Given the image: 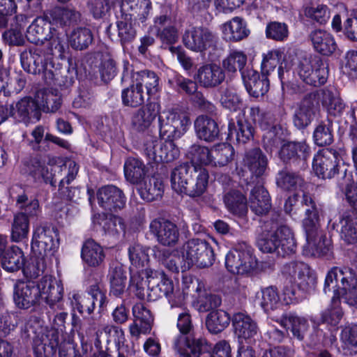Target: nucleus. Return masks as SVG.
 Wrapping results in <instances>:
<instances>
[{
  "instance_id": "nucleus-1",
  "label": "nucleus",
  "mask_w": 357,
  "mask_h": 357,
  "mask_svg": "<svg viewBox=\"0 0 357 357\" xmlns=\"http://www.w3.org/2000/svg\"><path fill=\"white\" fill-rule=\"evenodd\" d=\"M45 41H49L47 54L41 48H34L22 52L20 61L25 71L33 75L42 74L45 82H49L58 79V68L54 67V59H66L68 47L64 36L57 33L55 29Z\"/></svg>"
},
{
  "instance_id": "nucleus-2",
  "label": "nucleus",
  "mask_w": 357,
  "mask_h": 357,
  "mask_svg": "<svg viewBox=\"0 0 357 357\" xmlns=\"http://www.w3.org/2000/svg\"><path fill=\"white\" fill-rule=\"evenodd\" d=\"M63 287L61 280L45 275L35 284L33 281L20 282L14 287L13 299L22 309H29L43 299L54 310H62Z\"/></svg>"
},
{
  "instance_id": "nucleus-3",
  "label": "nucleus",
  "mask_w": 357,
  "mask_h": 357,
  "mask_svg": "<svg viewBox=\"0 0 357 357\" xmlns=\"http://www.w3.org/2000/svg\"><path fill=\"white\" fill-rule=\"evenodd\" d=\"M68 313H57L53 319L50 328L41 327L38 318L30 317L22 329L26 336H30V332L36 336L33 338V349L36 357H51L56 352L59 342L65 336V324Z\"/></svg>"
},
{
  "instance_id": "nucleus-4",
  "label": "nucleus",
  "mask_w": 357,
  "mask_h": 357,
  "mask_svg": "<svg viewBox=\"0 0 357 357\" xmlns=\"http://www.w3.org/2000/svg\"><path fill=\"white\" fill-rule=\"evenodd\" d=\"M282 135L280 127L272 126L271 129L264 135L263 142L266 150L272 153L280 147L278 153L282 161L305 168L310 154V146L304 141H284Z\"/></svg>"
},
{
  "instance_id": "nucleus-5",
  "label": "nucleus",
  "mask_w": 357,
  "mask_h": 357,
  "mask_svg": "<svg viewBox=\"0 0 357 357\" xmlns=\"http://www.w3.org/2000/svg\"><path fill=\"white\" fill-rule=\"evenodd\" d=\"M209 174L202 167L185 163L175 167L171 174V185L178 194L192 198L202 196L207 190Z\"/></svg>"
},
{
  "instance_id": "nucleus-6",
  "label": "nucleus",
  "mask_w": 357,
  "mask_h": 357,
  "mask_svg": "<svg viewBox=\"0 0 357 357\" xmlns=\"http://www.w3.org/2000/svg\"><path fill=\"white\" fill-rule=\"evenodd\" d=\"M324 291L333 293V303L340 298L351 306H357V274L349 267L335 266L327 273Z\"/></svg>"
},
{
  "instance_id": "nucleus-7",
  "label": "nucleus",
  "mask_w": 357,
  "mask_h": 357,
  "mask_svg": "<svg viewBox=\"0 0 357 357\" xmlns=\"http://www.w3.org/2000/svg\"><path fill=\"white\" fill-rule=\"evenodd\" d=\"M158 117L159 133L162 139H179L191 126L188 114L179 108L159 112Z\"/></svg>"
},
{
  "instance_id": "nucleus-8",
  "label": "nucleus",
  "mask_w": 357,
  "mask_h": 357,
  "mask_svg": "<svg viewBox=\"0 0 357 357\" xmlns=\"http://www.w3.org/2000/svg\"><path fill=\"white\" fill-rule=\"evenodd\" d=\"M225 266L233 274H248L257 266V259L252 248L245 242L238 243L227 254Z\"/></svg>"
},
{
  "instance_id": "nucleus-9",
  "label": "nucleus",
  "mask_w": 357,
  "mask_h": 357,
  "mask_svg": "<svg viewBox=\"0 0 357 357\" xmlns=\"http://www.w3.org/2000/svg\"><path fill=\"white\" fill-rule=\"evenodd\" d=\"M293 73L296 74L307 84L314 86L323 85L328 78L327 67L317 56L299 60Z\"/></svg>"
},
{
  "instance_id": "nucleus-10",
  "label": "nucleus",
  "mask_w": 357,
  "mask_h": 357,
  "mask_svg": "<svg viewBox=\"0 0 357 357\" xmlns=\"http://www.w3.org/2000/svg\"><path fill=\"white\" fill-rule=\"evenodd\" d=\"M181 248L188 259V267L195 265L200 268H206L212 266L215 261L213 250L204 239H190Z\"/></svg>"
},
{
  "instance_id": "nucleus-11",
  "label": "nucleus",
  "mask_w": 357,
  "mask_h": 357,
  "mask_svg": "<svg viewBox=\"0 0 357 357\" xmlns=\"http://www.w3.org/2000/svg\"><path fill=\"white\" fill-rule=\"evenodd\" d=\"M59 245V232L51 225L37 227L33 233L31 240L32 253L51 257Z\"/></svg>"
},
{
  "instance_id": "nucleus-12",
  "label": "nucleus",
  "mask_w": 357,
  "mask_h": 357,
  "mask_svg": "<svg viewBox=\"0 0 357 357\" xmlns=\"http://www.w3.org/2000/svg\"><path fill=\"white\" fill-rule=\"evenodd\" d=\"M284 275L293 278L298 288L306 293L313 291L317 284V275L307 264L301 261H291L282 269Z\"/></svg>"
},
{
  "instance_id": "nucleus-13",
  "label": "nucleus",
  "mask_w": 357,
  "mask_h": 357,
  "mask_svg": "<svg viewBox=\"0 0 357 357\" xmlns=\"http://www.w3.org/2000/svg\"><path fill=\"white\" fill-rule=\"evenodd\" d=\"M69 300L74 310H77L81 314H91L95 308L96 303L102 307L106 301V295L99 285H91L87 294L82 295L77 293L70 294Z\"/></svg>"
},
{
  "instance_id": "nucleus-14",
  "label": "nucleus",
  "mask_w": 357,
  "mask_h": 357,
  "mask_svg": "<svg viewBox=\"0 0 357 357\" xmlns=\"http://www.w3.org/2000/svg\"><path fill=\"white\" fill-rule=\"evenodd\" d=\"M215 35L207 28L190 27L183 35V43L186 48L195 52H204L216 43Z\"/></svg>"
},
{
  "instance_id": "nucleus-15",
  "label": "nucleus",
  "mask_w": 357,
  "mask_h": 357,
  "mask_svg": "<svg viewBox=\"0 0 357 357\" xmlns=\"http://www.w3.org/2000/svg\"><path fill=\"white\" fill-rule=\"evenodd\" d=\"M304 230L306 243L303 247V255L319 257L326 255L331 251V240L326 238L319 226Z\"/></svg>"
},
{
  "instance_id": "nucleus-16",
  "label": "nucleus",
  "mask_w": 357,
  "mask_h": 357,
  "mask_svg": "<svg viewBox=\"0 0 357 357\" xmlns=\"http://www.w3.org/2000/svg\"><path fill=\"white\" fill-rule=\"evenodd\" d=\"M312 168L316 175L323 179L331 178L337 172V153L333 149L319 151L313 158Z\"/></svg>"
},
{
  "instance_id": "nucleus-17",
  "label": "nucleus",
  "mask_w": 357,
  "mask_h": 357,
  "mask_svg": "<svg viewBox=\"0 0 357 357\" xmlns=\"http://www.w3.org/2000/svg\"><path fill=\"white\" fill-rule=\"evenodd\" d=\"M68 162L60 165H51L45 166L36 159L31 160L29 167L30 175L37 181H43L46 183L54 185L56 183V178L68 174Z\"/></svg>"
},
{
  "instance_id": "nucleus-18",
  "label": "nucleus",
  "mask_w": 357,
  "mask_h": 357,
  "mask_svg": "<svg viewBox=\"0 0 357 357\" xmlns=\"http://www.w3.org/2000/svg\"><path fill=\"white\" fill-rule=\"evenodd\" d=\"M9 116L13 117L17 122L27 124L36 122L40 119V109L36 102L30 98H24L16 103L15 107L8 106Z\"/></svg>"
},
{
  "instance_id": "nucleus-19",
  "label": "nucleus",
  "mask_w": 357,
  "mask_h": 357,
  "mask_svg": "<svg viewBox=\"0 0 357 357\" xmlns=\"http://www.w3.org/2000/svg\"><path fill=\"white\" fill-rule=\"evenodd\" d=\"M98 204L110 211H117L124 208L126 198L121 190L112 185H105L97 192Z\"/></svg>"
},
{
  "instance_id": "nucleus-20",
  "label": "nucleus",
  "mask_w": 357,
  "mask_h": 357,
  "mask_svg": "<svg viewBox=\"0 0 357 357\" xmlns=\"http://www.w3.org/2000/svg\"><path fill=\"white\" fill-rule=\"evenodd\" d=\"M150 231L158 241L165 246L174 245L178 240L179 232L175 224L164 219H155L150 223Z\"/></svg>"
},
{
  "instance_id": "nucleus-21",
  "label": "nucleus",
  "mask_w": 357,
  "mask_h": 357,
  "mask_svg": "<svg viewBox=\"0 0 357 357\" xmlns=\"http://www.w3.org/2000/svg\"><path fill=\"white\" fill-rule=\"evenodd\" d=\"M271 229L273 231V237L277 239L280 249V254L282 256L294 253L296 248V243L292 230L287 225H282L277 219L272 220Z\"/></svg>"
},
{
  "instance_id": "nucleus-22",
  "label": "nucleus",
  "mask_w": 357,
  "mask_h": 357,
  "mask_svg": "<svg viewBox=\"0 0 357 357\" xmlns=\"http://www.w3.org/2000/svg\"><path fill=\"white\" fill-rule=\"evenodd\" d=\"M132 314L135 319L129 326L131 336L139 338L141 334L149 333L153 321L150 310L142 303H137L132 307Z\"/></svg>"
},
{
  "instance_id": "nucleus-23",
  "label": "nucleus",
  "mask_w": 357,
  "mask_h": 357,
  "mask_svg": "<svg viewBox=\"0 0 357 357\" xmlns=\"http://www.w3.org/2000/svg\"><path fill=\"white\" fill-rule=\"evenodd\" d=\"M9 194L10 197L15 200L16 206L23 211L20 213H24L27 218L38 216L40 213L41 209L38 200L35 198H29L22 186L13 185L9 190Z\"/></svg>"
},
{
  "instance_id": "nucleus-24",
  "label": "nucleus",
  "mask_w": 357,
  "mask_h": 357,
  "mask_svg": "<svg viewBox=\"0 0 357 357\" xmlns=\"http://www.w3.org/2000/svg\"><path fill=\"white\" fill-rule=\"evenodd\" d=\"M160 109V105L156 102H149L139 109L132 116V128L139 132L148 129L158 116Z\"/></svg>"
},
{
  "instance_id": "nucleus-25",
  "label": "nucleus",
  "mask_w": 357,
  "mask_h": 357,
  "mask_svg": "<svg viewBox=\"0 0 357 357\" xmlns=\"http://www.w3.org/2000/svg\"><path fill=\"white\" fill-rule=\"evenodd\" d=\"M225 78L223 69L218 65L206 64L197 71V79L200 85L205 88H213L220 85Z\"/></svg>"
},
{
  "instance_id": "nucleus-26",
  "label": "nucleus",
  "mask_w": 357,
  "mask_h": 357,
  "mask_svg": "<svg viewBox=\"0 0 357 357\" xmlns=\"http://www.w3.org/2000/svg\"><path fill=\"white\" fill-rule=\"evenodd\" d=\"M174 347L180 352V357H199L201 354L208 349L204 339H187L184 337L175 340Z\"/></svg>"
},
{
  "instance_id": "nucleus-27",
  "label": "nucleus",
  "mask_w": 357,
  "mask_h": 357,
  "mask_svg": "<svg viewBox=\"0 0 357 357\" xmlns=\"http://www.w3.org/2000/svg\"><path fill=\"white\" fill-rule=\"evenodd\" d=\"M232 325L234 333L239 340H250L258 332L257 323L250 316L242 312L234 314Z\"/></svg>"
},
{
  "instance_id": "nucleus-28",
  "label": "nucleus",
  "mask_w": 357,
  "mask_h": 357,
  "mask_svg": "<svg viewBox=\"0 0 357 357\" xmlns=\"http://www.w3.org/2000/svg\"><path fill=\"white\" fill-rule=\"evenodd\" d=\"M310 38L315 51L321 54L329 56L337 49L333 36L326 31L314 30L310 33Z\"/></svg>"
},
{
  "instance_id": "nucleus-29",
  "label": "nucleus",
  "mask_w": 357,
  "mask_h": 357,
  "mask_svg": "<svg viewBox=\"0 0 357 357\" xmlns=\"http://www.w3.org/2000/svg\"><path fill=\"white\" fill-rule=\"evenodd\" d=\"M246 90L250 95L253 97L259 98L263 96L269 89V80L268 76H264L250 69L248 71L247 74L243 73L242 78Z\"/></svg>"
},
{
  "instance_id": "nucleus-30",
  "label": "nucleus",
  "mask_w": 357,
  "mask_h": 357,
  "mask_svg": "<svg viewBox=\"0 0 357 357\" xmlns=\"http://www.w3.org/2000/svg\"><path fill=\"white\" fill-rule=\"evenodd\" d=\"M53 29L45 17H38L28 26L26 37L31 43L43 44L50 38Z\"/></svg>"
},
{
  "instance_id": "nucleus-31",
  "label": "nucleus",
  "mask_w": 357,
  "mask_h": 357,
  "mask_svg": "<svg viewBox=\"0 0 357 357\" xmlns=\"http://www.w3.org/2000/svg\"><path fill=\"white\" fill-rule=\"evenodd\" d=\"M153 146L152 158L156 162H170L179 156V149L174 142L175 139H163Z\"/></svg>"
},
{
  "instance_id": "nucleus-32",
  "label": "nucleus",
  "mask_w": 357,
  "mask_h": 357,
  "mask_svg": "<svg viewBox=\"0 0 357 357\" xmlns=\"http://www.w3.org/2000/svg\"><path fill=\"white\" fill-rule=\"evenodd\" d=\"M110 284V294L121 297L126 291L127 284L126 271L122 264L115 262L109 266L107 275Z\"/></svg>"
},
{
  "instance_id": "nucleus-33",
  "label": "nucleus",
  "mask_w": 357,
  "mask_h": 357,
  "mask_svg": "<svg viewBox=\"0 0 357 357\" xmlns=\"http://www.w3.org/2000/svg\"><path fill=\"white\" fill-rule=\"evenodd\" d=\"M195 130L197 137L205 142L215 141L219 135V128L214 119L200 115L195 121Z\"/></svg>"
},
{
  "instance_id": "nucleus-34",
  "label": "nucleus",
  "mask_w": 357,
  "mask_h": 357,
  "mask_svg": "<svg viewBox=\"0 0 357 357\" xmlns=\"http://www.w3.org/2000/svg\"><path fill=\"white\" fill-rule=\"evenodd\" d=\"M93 222L98 225L102 231L109 235L115 236L125 233L126 225L123 218L112 214H98L94 216Z\"/></svg>"
},
{
  "instance_id": "nucleus-35",
  "label": "nucleus",
  "mask_w": 357,
  "mask_h": 357,
  "mask_svg": "<svg viewBox=\"0 0 357 357\" xmlns=\"http://www.w3.org/2000/svg\"><path fill=\"white\" fill-rule=\"evenodd\" d=\"M249 202L251 210L258 215L267 213L271 207L269 194L261 184L251 190Z\"/></svg>"
},
{
  "instance_id": "nucleus-36",
  "label": "nucleus",
  "mask_w": 357,
  "mask_h": 357,
  "mask_svg": "<svg viewBox=\"0 0 357 357\" xmlns=\"http://www.w3.org/2000/svg\"><path fill=\"white\" fill-rule=\"evenodd\" d=\"M223 38L227 41H239L248 37L250 30L245 22L239 17H235L222 26Z\"/></svg>"
},
{
  "instance_id": "nucleus-37",
  "label": "nucleus",
  "mask_w": 357,
  "mask_h": 357,
  "mask_svg": "<svg viewBox=\"0 0 357 357\" xmlns=\"http://www.w3.org/2000/svg\"><path fill=\"white\" fill-rule=\"evenodd\" d=\"M282 326L289 330L298 340H303L310 328L307 319L296 314H289L282 317L280 321Z\"/></svg>"
},
{
  "instance_id": "nucleus-38",
  "label": "nucleus",
  "mask_w": 357,
  "mask_h": 357,
  "mask_svg": "<svg viewBox=\"0 0 357 357\" xmlns=\"http://www.w3.org/2000/svg\"><path fill=\"white\" fill-rule=\"evenodd\" d=\"M81 257L89 266L97 267L104 261L105 255L100 244L93 239H88L82 245Z\"/></svg>"
},
{
  "instance_id": "nucleus-39",
  "label": "nucleus",
  "mask_w": 357,
  "mask_h": 357,
  "mask_svg": "<svg viewBox=\"0 0 357 357\" xmlns=\"http://www.w3.org/2000/svg\"><path fill=\"white\" fill-rule=\"evenodd\" d=\"M130 279L129 283V289L131 291L140 299H145V285L146 282L144 278L150 280L151 278H154L157 274L150 268L135 270L134 268H130Z\"/></svg>"
},
{
  "instance_id": "nucleus-40",
  "label": "nucleus",
  "mask_w": 357,
  "mask_h": 357,
  "mask_svg": "<svg viewBox=\"0 0 357 357\" xmlns=\"http://www.w3.org/2000/svg\"><path fill=\"white\" fill-rule=\"evenodd\" d=\"M243 161L245 166L248 168L252 175L256 178L264 175L268 165L266 156L258 148L248 151Z\"/></svg>"
},
{
  "instance_id": "nucleus-41",
  "label": "nucleus",
  "mask_w": 357,
  "mask_h": 357,
  "mask_svg": "<svg viewBox=\"0 0 357 357\" xmlns=\"http://www.w3.org/2000/svg\"><path fill=\"white\" fill-rule=\"evenodd\" d=\"M2 268L7 272L14 273L20 270L24 265V255L17 245L8 248L0 259Z\"/></svg>"
},
{
  "instance_id": "nucleus-42",
  "label": "nucleus",
  "mask_w": 357,
  "mask_h": 357,
  "mask_svg": "<svg viewBox=\"0 0 357 357\" xmlns=\"http://www.w3.org/2000/svg\"><path fill=\"white\" fill-rule=\"evenodd\" d=\"M121 7L124 15L137 17L143 22L150 14L151 3L149 0H123Z\"/></svg>"
},
{
  "instance_id": "nucleus-43",
  "label": "nucleus",
  "mask_w": 357,
  "mask_h": 357,
  "mask_svg": "<svg viewBox=\"0 0 357 357\" xmlns=\"http://www.w3.org/2000/svg\"><path fill=\"white\" fill-rule=\"evenodd\" d=\"M161 260L163 265L172 272H185L191 268L187 266L188 259L181 248L172 252H169L168 250L164 251Z\"/></svg>"
},
{
  "instance_id": "nucleus-44",
  "label": "nucleus",
  "mask_w": 357,
  "mask_h": 357,
  "mask_svg": "<svg viewBox=\"0 0 357 357\" xmlns=\"http://www.w3.org/2000/svg\"><path fill=\"white\" fill-rule=\"evenodd\" d=\"M182 289H177V303L181 306L188 295L195 298L197 294L204 291V284L197 278L192 276H184L182 280Z\"/></svg>"
},
{
  "instance_id": "nucleus-45",
  "label": "nucleus",
  "mask_w": 357,
  "mask_h": 357,
  "mask_svg": "<svg viewBox=\"0 0 357 357\" xmlns=\"http://www.w3.org/2000/svg\"><path fill=\"white\" fill-rule=\"evenodd\" d=\"M50 258L33 253L29 261L23 266V273L28 280L31 281L43 275Z\"/></svg>"
},
{
  "instance_id": "nucleus-46",
  "label": "nucleus",
  "mask_w": 357,
  "mask_h": 357,
  "mask_svg": "<svg viewBox=\"0 0 357 357\" xmlns=\"http://www.w3.org/2000/svg\"><path fill=\"white\" fill-rule=\"evenodd\" d=\"M322 105L330 116L340 117L345 110L346 104L336 91L326 90L324 91Z\"/></svg>"
},
{
  "instance_id": "nucleus-47",
  "label": "nucleus",
  "mask_w": 357,
  "mask_h": 357,
  "mask_svg": "<svg viewBox=\"0 0 357 357\" xmlns=\"http://www.w3.org/2000/svg\"><path fill=\"white\" fill-rule=\"evenodd\" d=\"M314 105L309 98L305 97L295 111L294 124L298 129L307 127L312 119Z\"/></svg>"
},
{
  "instance_id": "nucleus-48",
  "label": "nucleus",
  "mask_w": 357,
  "mask_h": 357,
  "mask_svg": "<svg viewBox=\"0 0 357 357\" xmlns=\"http://www.w3.org/2000/svg\"><path fill=\"white\" fill-rule=\"evenodd\" d=\"M224 202L227 209L233 214L243 216L248 211L246 198L241 192L231 190L224 196Z\"/></svg>"
},
{
  "instance_id": "nucleus-49",
  "label": "nucleus",
  "mask_w": 357,
  "mask_h": 357,
  "mask_svg": "<svg viewBox=\"0 0 357 357\" xmlns=\"http://www.w3.org/2000/svg\"><path fill=\"white\" fill-rule=\"evenodd\" d=\"M247 63V56L240 50H232L229 52L228 56L222 61V66L224 68L230 73H236L239 70L241 77L243 73L247 74L250 69H245Z\"/></svg>"
},
{
  "instance_id": "nucleus-50",
  "label": "nucleus",
  "mask_w": 357,
  "mask_h": 357,
  "mask_svg": "<svg viewBox=\"0 0 357 357\" xmlns=\"http://www.w3.org/2000/svg\"><path fill=\"white\" fill-rule=\"evenodd\" d=\"M53 22L60 26H69L77 22L79 13L75 10L66 7L55 6L47 13Z\"/></svg>"
},
{
  "instance_id": "nucleus-51",
  "label": "nucleus",
  "mask_w": 357,
  "mask_h": 357,
  "mask_svg": "<svg viewBox=\"0 0 357 357\" xmlns=\"http://www.w3.org/2000/svg\"><path fill=\"white\" fill-rule=\"evenodd\" d=\"M301 204L305 207V217L303 220V226L304 229L319 226L318 208L312 196L307 193L304 192L303 195Z\"/></svg>"
},
{
  "instance_id": "nucleus-52",
  "label": "nucleus",
  "mask_w": 357,
  "mask_h": 357,
  "mask_svg": "<svg viewBox=\"0 0 357 357\" xmlns=\"http://www.w3.org/2000/svg\"><path fill=\"white\" fill-rule=\"evenodd\" d=\"M234 155V149L227 143H221L211 149L212 166L224 167L230 162Z\"/></svg>"
},
{
  "instance_id": "nucleus-53",
  "label": "nucleus",
  "mask_w": 357,
  "mask_h": 357,
  "mask_svg": "<svg viewBox=\"0 0 357 357\" xmlns=\"http://www.w3.org/2000/svg\"><path fill=\"white\" fill-rule=\"evenodd\" d=\"M61 96L55 90L45 89L37 93L36 103L47 112H56L61 105Z\"/></svg>"
},
{
  "instance_id": "nucleus-54",
  "label": "nucleus",
  "mask_w": 357,
  "mask_h": 357,
  "mask_svg": "<svg viewBox=\"0 0 357 357\" xmlns=\"http://www.w3.org/2000/svg\"><path fill=\"white\" fill-rule=\"evenodd\" d=\"M228 131L230 137L236 135V140L239 143H247L254 137V128L246 120H238L236 126L234 123L229 122Z\"/></svg>"
},
{
  "instance_id": "nucleus-55",
  "label": "nucleus",
  "mask_w": 357,
  "mask_h": 357,
  "mask_svg": "<svg viewBox=\"0 0 357 357\" xmlns=\"http://www.w3.org/2000/svg\"><path fill=\"white\" fill-rule=\"evenodd\" d=\"M231 321L229 314L224 310H214L207 316L206 324L208 330L214 334L222 331Z\"/></svg>"
},
{
  "instance_id": "nucleus-56",
  "label": "nucleus",
  "mask_w": 357,
  "mask_h": 357,
  "mask_svg": "<svg viewBox=\"0 0 357 357\" xmlns=\"http://www.w3.org/2000/svg\"><path fill=\"white\" fill-rule=\"evenodd\" d=\"M29 220L24 213L15 215L11 227V241L19 243L28 238Z\"/></svg>"
},
{
  "instance_id": "nucleus-57",
  "label": "nucleus",
  "mask_w": 357,
  "mask_h": 357,
  "mask_svg": "<svg viewBox=\"0 0 357 357\" xmlns=\"http://www.w3.org/2000/svg\"><path fill=\"white\" fill-rule=\"evenodd\" d=\"M211 149L199 144H192L188 151V157L191 161L190 166L211 165Z\"/></svg>"
},
{
  "instance_id": "nucleus-58",
  "label": "nucleus",
  "mask_w": 357,
  "mask_h": 357,
  "mask_svg": "<svg viewBox=\"0 0 357 357\" xmlns=\"http://www.w3.org/2000/svg\"><path fill=\"white\" fill-rule=\"evenodd\" d=\"M124 174L130 183H138L146 174L145 165L138 158H129L124 164Z\"/></svg>"
},
{
  "instance_id": "nucleus-59",
  "label": "nucleus",
  "mask_w": 357,
  "mask_h": 357,
  "mask_svg": "<svg viewBox=\"0 0 357 357\" xmlns=\"http://www.w3.org/2000/svg\"><path fill=\"white\" fill-rule=\"evenodd\" d=\"M132 79L133 82L139 88L143 89V86H145L148 94H153L158 91L159 79L154 72L150 70L136 72L133 74Z\"/></svg>"
},
{
  "instance_id": "nucleus-60",
  "label": "nucleus",
  "mask_w": 357,
  "mask_h": 357,
  "mask_svg": "<svg viewBox=\"0 0 357 357\" xmlns=\"http://www.w3.org/2000/svg\"><path fill=\"white\" fill-rule=\"evenodd\" d=\"M139 193L144 200L152 202L162 196L163 184L158 178L151 177L139 188Z\"/></svg>"
},
{
  "instance_id": "nucleus-61",
  "label": "nucleus",
  "mask_w": 357,
  "mask_h": 357,
  "mask_svg": "<svg viewBox=\"0 0 357 357\" xmlns=\"http://www.w3.org/2000/svg\"><path fill=\"white\" fill-rule=\"evenodd\" d=\"M79 167L74 161L68 162V174L60 181L59 185V191L63 199L66 200H73L75 194L77 191L75 188L66 187L65 185L70 184L76 177Z\"/></svg>"
},
{
  "instance_id": "nucleus-62",
  "label": "nucleus",
  "mask_w": 357,
  "mask_h": 357,
  "mask_svg": "<svg viewBox=\"0 0 357 357\" xmlns=\"http://www.w3.org/2000/svg\"><path fill=\"white\" fill-rule=\"evenodd\" d=\"M93 41L91 31L86 27H77L71 32L69 43L72 48L82 50L89 47Z\"/></svg>"
},
{
  "instance_id": "nucleus-63",
  "label": "nucleus",
  "mask_w": 357,
  "mask_h": 357,
  "mask_svg": "<svg viewBox=\"0 0 357 357\" xmlns=\"http://www.w3.org/2000/svg\"><path fill=\"white\" fill-rule=\"evenodd\" d=\"M128 255L131 263L130 268L146 269L149 263L148 249L139 244H133L128 248Z\"/></svg>"
},
{
  "instance_id": "nucleus-64",
  "label": "nucleus",
  "mask_w": 357,
  "mask_h": 357,
  "mask_svg": "<svg viewBox=\"0 0 357 357\" xmlns=\"http://www.w3.org/2000/svg\"><path fill=\"white\" fill-rule=\"evenodd\" d=\"M260 305L265 312L278 309L282 306L280 296L275 287L269 286L261 289Z\"/></svg>"
}]
</instances>
